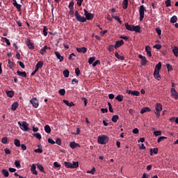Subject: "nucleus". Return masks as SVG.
Masks as SVG:
<instances>
[{
	"instance_id": "1",
	"label": "nucleus",
	"mask_w": 178,
	"mask_h": 178,
	"mask_svg": "<svg viewBox=\"0 0 178 178\" xmlns=\"http://www.w3.org/2000/svg\"><path fill=\"white\" fill-rule=\"evenodd\" d=\"M63 165L67 169H77L79 168V161H73L72 163L65 161Z\"/></svg>"
},
{
	"instance_id": "2",
	"label": "nucleus",
	"mask_w": 178,
	"mask_h": 178,
	"mask_svg": "<svg viewBox=\"0 0 178 178\" xmlns=\"http://www.w3.org/2000/svg\"><path fill=\"white\" fill-rule=\"evenodd\" d=\"M108 141H109V138L106 135H102L101 136H98L97 138L98 144H101L102 145L106 144Z\"/></svg>"
},
{
	"instance_id": "3",
	"label": "nucleus",
	"mask_w": 178,
	"mask_h": 178,
	"mask_svg": "<svg viewBox=\"0 0 178 178\" xmlns=\"http://www.w3.org/2000/svg\"><path fill=\"white\" fill-rule=\"evenodd\" d=\"M155 109L156 111H154V113L156 115V118L159 119L161 116V112H162V104L161 103H156L155 105Z\"/></svg>"
},
{
	"instance_id": "4",
	"label": "nucleus",
	"mask_w": 178,
	"mask_h": 178,
	"mask_svg": "<svg viewBox=\"0 0 178 178\" xmlns=\"http://www.w3.org/2000/svg\"><path fill=\"white\" fill-rule=\"evenodd\" d=\"M75 17L77 20V22H80L81 23H86L87 22V19L86 17L80 15V13L78 10L75 11Z\"/></svg>"
},
{
	"instance_id": "5",
	"label": "nucleus",
	"mask_w": 178,
	"mask_h": 178,
	"mask_svg": "<svg viewBox=\"0 0 178 178\" xmlns=\"http://www.w3.org/2000/svg\"><path fill=\"white\" fill-rule=\"evenodd\" d=\"M18 125L23 131H29L30 127H29V123L26 122H23L22 124L20 122H18Z\"/></svg>"
},
{
	"instance_id": "6",
	"label": "nucleus",
	"mask_w": 178,
	"mask_h": 178,
	"mask_svg": "<svg viewBox=\"0 0 178 178\" xmlns=\"http://www.w3.org/2000/svg\"><path fill=\"white\" fill-rule=\"evenodd\" d=\"M145 12H147L144 5H142L139 8V15H140V21L143 22V19H144Z\"/></svg>"
},
{
	"instance_id": "7",
	"label": "nucleus",
	"mask_w": 178,
	"mask_h": 178,
	"mask_svg": "<svg viewBox=\"0 0 178 178\" xmlns=\"http://www.w3.org/2000/svg\"><path fill=\"white\" fill-rule=\"evenodd\" d=\"M83 12L84 16L86 17L85 19H86V20H92V19H94V15L92 13H88L86 9H83Z\"/></svg>"
},
{
	"instance_id": "8",
	"label": "nucleus",
	"mask_w": 178,
	"mask_h": 178,
	"mask_svg": "<svg viewBox=\"0 0 178 178\" xmlns=\"http://www.w3.org/2000/svg\"><path fill=\"white\" fill-rule=\"evenodd\" d=\"M139 59H141L140 64L142 66H145L147 63H148V60H147V58L141 54L138 55Z\"/></svg>"
},
{
	"instance_id": "9",
	"label": "nucleus",
	"mask_w": 178,
	"mask_h": 178,
	"mask_svg": "<svg viewBox=\"0 0 178 178\" xmlns=\"http://www.w3.org/2000/svg\"><path fill=\"white\" fill-rule=\"evenodd\" d=\"M31 104L33 105V108H38V100H37V98L34 97L32 98L30 100Z\"/></svg>"
},
{
	"instance_id": "10",
	"label": "nucleus",
	"mask_w": 178,
	"mask_h": 178,
	"mask_svg": "<svg viewBox=\"0 0 178 178\" xmlns=\"http://www.w3.org/2000/svg\"><path fill=\"white\" fill-rule=\"evenodd\" d=\"M171 94L173 98H175V99H178V93L177 91H176V89H175V88H171Z\"/></svg>"
},
{
	"instance_id": "11",
	"label": "nucleus",
	"mask_w": 178,
	"mask_h": 178,
	"mask_svg": "<svg viewBox=\"0 0 178 178\" xmlns=\"http://www.w3.org/2000/svg\"><path fill=\"white\" fill-rule=\"evenodd\" d=\"M123 44H124V42H123V40H118L115 42V45L114 46V48L115 49H117V48H120V47H122Z\"/></svg>"
},
{
	"instance_id": "12",
	"label": "nucleus",
	"mask_w": 178,
	"mask_h": 178,
	"mask_svg": "<svg viewBox=\"0 0 178 178\" xmlns=\"http://www.w3.org/2000/svg\"><path fill=\"white\" fill-rule=\"evenodd\" d=\"M13 4L17 9L18 12H20V10H22V5L17 3V1L16 0H13Z\"/></svg>"
},
{
	"instance_id": "13",
	"label": "nucleus",
	"mask_w": 178,
	"mask_h": 178,
	"mask_svg": "<svg viewBox=\"0 0 178 178\" xmlns=\"http://www.w3.org/2000/svg\"><path fill=\"white\" fill-rule=\"evenodd\" d=\"M70 147L72 148V149H74L75 148H77V147L80 148L81 146L79 143H76V142H71L70 143Z\"/></svg>"
},
{
	"instance_id": "14",
	"label": "nucleus",
	"mask_w": 178,
	"mask_h": 178,
	"mask_svg": "<svg viewBox=\"0 0 178 178\" xmlns=\"http://www.w3.org/2000/svg\"><path fill=\"white\" fill-rule=\"evenodd\" d=\"M35 169V164H32L31 167V172H32V175H35V176H37V175H38V172H37Z\"/></svg>"
},
{
	"instance_id": "15",
	"label": "nucleus",
	"mask_w": 178,
	"mask_h": 178,
	"mask_svg": "<svg viewBox=\"0 0 178 178\" xmlns=\"http://www.w3.org/2000/svg\"><path fill=\"white\" fill-rule=\"evenodd\" d=\"M153 76H154V79H156L159 81V80H161V75H159V71H156V70H154Z\"/></svg>"
},
{
	"instance_id": "16",
	"label": "nucleus",
	"mask_w": 178,
	"mask_h": 178,
	"mask_svg": "<svg viewBox=\"0 0 178 178\" xmlns=\"http://www.w3.org/2000/svg\"><path fill=\"white\" fill-rule=\"evenodd\" d=\"M76 51L79 54H86V52H87V48H86V47H81V48L77 47Z\"/></svg>"
},
{
	"instance_id": "17",
	"label": "nucleus",
	"mask_w": 178,
	"mask_h": 178,
	"mask_svg": "<svg viewBox=\"0 0 178 178\" xmlns=\"http://www.w3.org/2000/svg\"><path fill=\"white\" fill-rule=\"evenodd\" d=\"M42 66H44V63L42 61H38L35 65V70H38L40 69H42Z\"/></svg>"
},
{
	"instance_id": "18",
	"label": "nucleus",
	"mask_w": 178,
	"mask_h": 178,
	"mask_svg": "<svg viewBox=\"0 0 178 178\" xmlns=\"http://www.w3.org/2000/svg\"><path fill=\"white\" fill-rule=\"evenodd\" d=\"M38 149H35L34 150V152H35L36 154H42L43 151H42V146L41 145H38Z\"/></svg>"
},
{
	"instance_id": "19",
	"label": "nucleus",
	"mask_w": 178,
	"mask_h": 178,
	"mask_svg": "<svg viewBox=\"0 0 178 178\" xmlns=\"http://www.w3.org/2000/svg\"><path fill=\"white\" fill-rule=\"evenodd\" d=\"M124 26H125L127 30H128L129 31H133L134 25H131V24H129V23L126 22Z\"/></svg>"
},
{
	"instance_id": "20",
	"label": "nucleus",
	"mask_w": 178,
	"mask_h": 178,
	"mask_svg": "<svg viewBox=\"0 0 178 178\" xmlns=\"http://www.w3.org/2000/svg\"><path fill=\"white\" fill-rule=\"evenodd\" d=\"M54 54L57 59H59L60 62H62L64 58L60 55V53H59L58 51H54Z\"/></svg>"
},
{
	"instance_id": "21",
	"label": "nucleus",
	"mask_w": 178,
	"mask_h": 178,
	"mask_svg": "<svg viewBox=\"0 0 178 178\" xmlns=\"http://www.w3.org/2000/svg\"><path fill=\"white\" fill-rule=\"evenodd\" d=\"M146 112H151V108H149V107H143L140 111V113L142 115L145 113Z\"/></svg>"
},
{
	"instance_id": "22",
	"label": "nucleus",
	"mask_w": 178,
	"mask_h": 178,
	"mask_svg": "<svg viewBox=\"0 0 178 178\" xmlns=\"http://www.w3.org/2000/svg\"><path fill=\"white\" fill-rule=\"evenodd\" d=\"M17 74L18 76H20L21 77H27V73L26 72H21L19 70L17 71Z\"/></svg>"
},
{
	"instance_id": "23",
	"label": "nucleus",
	"mask_w": 178,
	"mask_h": 178,
	"mask_svg": "<svg viewBox=\"0 0 178 178\" xmlns=\"http://www.w3.org/2000/svg\"><path fill=\"white\" fill-rule=\"evenodd\" d=\"M63 102H64V104H65V105H67V106H70V107L74 106V103H73V102H71L70 103L68 100L63 99Z\"/></svg>"
},
{
	"instance_id": "24",
	"label": "nucleus",
	"mask_w": 178,
	"mask_h": 178,
	"mask_svg": "<svg viewBox=\"0 0 178 178\" xmlns=\"http://www.w3.org/2000/svg\"><path fill=\"white\" fill-rule=\"evenodd\" d=\"M19 108V103L17 102H14L11 106L12 111H16Z\"/></svg>"
},
{
	"instance_id": "25",
	"label": "nucleus",
	"mask_w": 178,
	"mask_h": 178,
	"mask_svg": "<svg viewBox=\"0 0 178 178\" xmlns=\"http://www.w3.org/2000/svg\"><path fill=\"white\" fill-rule=\"evenodd\" d=\"M122 8L123 9H127L129 8V0H123Z\"/></svg>"
},
{
	"instance_id": "26",
	"label": "nucleus",
	"mask_w": 178,
	"mask_h": 178,
	"mask_svg": "<svg viewBox=\"0 0 178 178\" xmlns=\"http://www.w3.org/2000/svg\"><path fill=\"white\" fill-rule=\"evenodd\" d=\"M133 31H135L136 33H141V27H140V26L134 25Z\"/></svg>"
},
{
	"instance_id": "27",
	"label": "nucleus",
	"mask_w": 178,
	"mask_h": 178,
	"mask_svg": "<svg viewBox=\"0 0 178 178\" xmlns=\"http://www.w3.org/2000/svg\"><path fill=\"white\" fill-rule=\"evenodd\" d=\"M150 50H151V48L149 47V46L145 47V51L149 58H151V56H152V54L151 53Z\"/></svg>"
},
{
	"instance_id": "28",
	"label": "nucleus",
	"mask_w": 178,
	"mask_h": 178,
	"mask_svg": "<svg viewBox=\"0 0 178 178\" xmlns=\"http://www.w3.org/2000/svg\"><path fill=\"white\" fill-rule=\"evenodd\" d=\"M26 45L29 48V49H34V44L33 43H31V41L30 40H29L26 42Z\"/></svg>"
},
{
	"instance_id": "29",
	"label": "nucleus",
	"mask_w": 178,
	"mask_h": 178,
	"mask_svg": "<svg viewBox=\"0 0 178 178\" xmlns=\"http://www.w3.org/2000/svg\"><path fill=\"white\" fill-rule=\"evenodd\" d=\"M115 58H117L118 59H120V60H124V56H120L119 53H118V51H116L115 53Z\"/></svg>"
},
{
	"instance_id": "30",
	"label": "nucleus",
	"mask_w": 178,
	"mask_h": 178,
	"mask_svg": "<svg viewBox=\"0 0 178 178\" xmlns=\"http://www.w3.org/2000/svg\"><path fill=\"white\" fill-rule=\"evenodd\" d=\"M7 96L9 97V98H13L15 96V92L13 90L8 91L6 92Z\"/></svg>"
},
{
	"instance_id": "31",
	"label": "nucleus",
	"mask_w": 178,
	"mask_h": 178,
	"mask_svg": "<svg viewBox=\"0 0 178 178\" xmlns=\"http://www.w3.org/2000/svg\"><path fill=\"white\" fill-rule=\"evenodd\" d=\"M113 19H115V20H117V22H118V23H120V24H122L123 22H122L120 20V17H119L118 16H115V15H111Z\"/></svg>"
},
{
	"instance_id": "32",
	"label": "nucleus",
	"mask_w": 178,
	"mask_h": 178,
	"mask_svg": "<svg viewBox=\"0 0 178 178\" xmlns=\"http://www.w3.org/2000/svg\"><path fill=\"white\" fill-rule=\"evenodd\" d=\"M111 120L112 122H113V123H116V122L119 120V115H113L111 118Z\"/></svg>"
},
{
	"instance_id": "33",
	"label": "nucleus",
	"mask_w": 178,
	"mask_h": 178,
	"mask_svg": "<svg viewBox=\"0 0 178 178\" xmlns=\"http://www.w3.org/2000/svg\"><path fill=\"white\" fill-rule=\"evenodd\" d=\"M44 131L47 133V134H49L51 131V127H49V125H46L44 127Z\"/></svg>"
},
{
	"instance_id": "34",
	"label": "nucleus",
	"mask_w": 178,
	"mask_h": 178,
	"mask_svg": "<svg viewBox=\"0 0 178 178\" xmlns=\"http://www.w3.org/2000/svg\"><path fill=\"white\" fill-rule=\"evenodd\" d=\"M161 67H162V63L160 62L156 65L154 70L159 72Z\"/></svg>"
},
{
	"instance_id": "35",
	"label": "nucleus",
	"mask_w": 178,
	"mask_h": 178,
	"mask_svg": "<svg viewBox=\"0 0 178 178\" xmlns=\"http://www.w3.org/2000/svg\"><path fill=\"white\" fill-rule=\"evenodd\" d=\"M2 173L5 177H9V171L8 170L3 169L2 170Z\"/></svg>"
},
{
	"instance_id": "36",
	"label": "nucleus",
	"mask_w": 178,
	"mask_h": 178,
	"mask_svg": "<svg viewBox=\"0 0 178 178\" xmlns=\"http://www.w3.org/2000/svg\"><path fill=\"white\" fill-rule=\"evenodd\" d=\"M115 99L118 101V102H122L123 101V95H118L116 97Z\"/></svg>"
},
{
	"instance_id": "37",
	"label": "nucleus",
	"mask_w": 178,
	"mask_h": 178,
	"mask_svg": "<svg viewBox=\"0 0 178 178\" xmlns=\"http://www.w3.org/2000/svg\"><path fill=\"white\" fill-rule=\"evenodd\" d=\"M176 22H177V17L174 15L170 18V23H176Z\"/></svg>"
},
{
	"instance_id": "38",
	"label": "nucleus",
	"mask_w": 178,
	"mask_h": 178,
	"mask_svg": "<svg viewBox=\"0 0 178 178\" xmlns=\"http://www.w3.org/2000/svg\"><path fill=\"white\" fill-rule=\"evenodd\" d=\"M70 73V72H69V70H65L63 71V74L64 77L67 78V77H69Z\"/></svg>"
},
{
	"instance_id": "39",
	"label": "nucleus",
	"mask_w": 178,
	"mask_h": 178,
	"mask_svg": "<svg viewBox=\"0 0 178 178\" xmlns=\"http://www.w3.org/2000/svg\"><path fill=\"white\" fill-rule=\"evenodd\" d=\"M131 95H134L135 97H139L140 96V92L137 90H133L131 92Z\"/></svg>"
},
{
	"instance_id": "40",
	"label": "nucleus",
	"mask_w": 178,
	"mask_h": 178,
	"mask_svg": "<svg viewBox=\"0 0 178 178\" xmlns=\"http://www.w3.org/2000/svg\"><path fill=\"white\" fill-rule=\"evenodd\" d=\"M172 52L175 55V56H178V47H175L173 49H172Z\"/></svg>"
},
{
	"instance_id": "41",
	"label": "nucleus",
	"mask_w": 178,
	"mask_h": 178,
	"mask_svg": "<svg viewBox=\"0 0 178 178\" xmlns=\"http://www.w3.org/2000/svg\"><path fill=\"white\" fill-rule=\"evenodd\" d=\"M38 168L39 169V170H40V172H42L43 173H45V171L44 170V166H42V165L38 164Z\"/></svg>"
},
{
	"instance_id": "42",
	"label": "nucleus",
	"mask_w": 178,
	"mask_h": 178,
	"mask_svg": "<svg viewBox=\"0 0 178 178\" xmlns=\"http://www.w3.org/2000/svg\"><path fill=\"white\" fill-rule=\"evenodd\" d=\"M14 144L15 147H20V140H19V139H15Z\"/></svg>"
},
{
	"instance_id": "43",
	"label": "nucleus",
	"mask_w": 178,
	"mask_h": 178,
	"mask_svg": "<svg viewBox=\"0 0 178 178\" xmlns=\"http://www.w3.org/2000/svg\"><path fill=\"white\" fill-rule=\"evenodd\" d=\"M95 60V56L89 58V59H88L89 65H92V63H94Z\"/></svg>"
},
{
	"instance_id": "44",
	"label": "nucleus",
	"mask_w": 178,
	"mask_h": 178,
	"mask_svg": "<svg viewBox=\"0 0 178 178\" xmlns=\"http://www.w3.org/2000/svg\"><path fill=\"white\" fill-rule=\"evenodd\" d=\"M48 29L47 28V26H44L43 28V35H44V37H47V35H48Z\"/></svg>"
},
{
	"instance_id": "45",
	"label": "nucleus",
	"mask_w": 178,
	"mask_h": 178,
	"mask_svg": "<svg viewBox=\"0 0 178 178\" xmlns=\"http://www.w3.org/2000/svg\"><path fill=\"white\" fill-rule=\"evenodd\" d=\"M165 3L167 8H169V6H172V1L171 0H166L165 1Z\"/></svg>"
},
{
	"instance_id": "46",
	"label": "nucleus",
	"mask_w": 178,
	"mask_h": 178,
	"mask_svg": "<svg viewBox=\"0 0 178 178\" xmlns=\"http://www.w3.org/2000/svg\"><path fill=\"white\" fill-rule=\"evenodd\" d=\"M74 2L70 1L68 6L69 9H74Z\"/></svg>"
},
{
	"instance_id": "47",
	"label": "nucleus",
	"mask_w": 178,
	"mask_h": 178,
	"mask_svg": "<svg viewBox=\"0 0 178 178\" xmlns=\"http://www.w3.org/2000/svg\"><path fill=\"white\" fill-rule=\"evenodd\" d=\"M166 137L165 136H160L159 138H158L157 139V143H161V141H163V140H166Z\"/></svg>"
},
{
	"instance_id": "48",
	"label": "nucleus",
	"mask_w": 178,
	"mask_h": 178,
	"mask_svg": "<svg viewBox=\"0 0 178 178\" xmlns=\"http://www.w3.org/2000/svg\"><path fill=\"white\" fill-rule=\"evenodd\" d=\"M108 106L109 112H111V113H113V108H112V104H111V102L108 103Z\"/></svg>"
},
{
	"instance_id": "49",
	"label": "nucleus",
	"mask_w": 178,
	"mask_h": 178,
	"mask_svg": "<svg viewBox=\"0 0 178 178\" xmlns=\"http://www.w3.org/2000/svg\"><path fill=\"white\" fill-rule=\"evenodd\" d=\"M75 56H76V54H74V53H72L69 56L68 59H70V60H74V57Z\"/></svg>"
},
{
	"instance_id": "50",
	"label": "nucleus",
	"mask_w": 178,
	"mask_h": 178,
	"mask_svg": "<svg viewBox=\"0 0 178 178\" xmlns=\"http://www.w3.org/2000/svg\"><path fill=\"white\" fill-rule=\"evenodd\" d=\"M97 65H101V61L99 60H97L96 61L93 62L92 63L93 67H95Z\"/></svg>"
},
{
	"instance_id": "51",
	"label": "nucleus",
	"mask_w": 178,
	"mask_h": 178,
	"mask_svg": "<svg viewBox=\"0 0 178 178\" xmlns=\"http://www.w3.org/2000/svg\"><path fill=\"white\" fill-rule=\"evenodd\" d=\"M154 135L156 136H161V134H162V131H154L153 132Z\"/></svg>"
},
{
	"instance_id": "52",
	"label": "nucleus",
	"mask_w": 178,
	"mask_h": 178,
	"mask_svg": "<svg viewBox=\"0 0 178 178\" xmlns=\"http://www.w3.org/2000/svg\"><path fill=\"white\" fill-rule=\"evenodd\" d=\"M33 136H34V137L38 138V140H41V138H42L41 134L40 133H36Z\"/></svg>"
},
{
	"instance_id": "53",
	"label": "nucleus",
	"mask_w": 178,
	"mask_h": 178,
	"mask_svg": "<svg viewBox=\"0 0 178 178\" xmlns=\"http://www.w3.org/2000/svg\"><path fill=\"white\" fill-rule=\"evenodd\" d=\"M87 173H90V175H94L95 173V167H93L91 170H88Z\"/></svg>"
},
{
	"instance_id": "54",
	"label": "nucleus",
	"mask_w": 178,
	"mask_h": 178,
	"mask_svg": "<svg viewBox=\"0 0 178 178\" xmlns=\"http://www.w3.org/2000/svg\"><path fill=\"white\" fill-rule=\"evenodd\" d=\"M59 94L60 95H65V94H66V90H65V89H60Z\"/></svg>"
},
{
	"instance_id": "55",
	"label": "nucleus",
	"mask_w": 178,
	"mask_h": 178,
	"mask_svg": "<svg viewBox=\"0 0 178 178\" xmlns=\"http://www.w3.org/2000/svg\"><path fill=\"white\" fill-rule=\"evenodd\" d=\"M81 101H83L85 106H87V103L88 102L87 99L86 97H81Z\"/></svg>"
},
{
	"instance_id": "56",
	"label": "nucleus",
	"mask_w": 178,
	"mask_h": 178,
	"mask_svg": "<svg viewBox=\"0 0 178 178\" xmlns=\"http://www.w3.org/2000/svg\"><path fill=\"white\" fill-rule=\"evenodd\" d=\"M156 31L158 35H161V34H162V30H161L160 28H156Z\"/></svg>"
},
{
	"instance_id": "57",
	"label": "nucleus",
	"mask_w": 178,
	"mask_h": 178,
	"mask_svg": "<svg viewBox=\"0 0 178 178\" xmlns=\"http://www.w3.org/2000/svg\"><path fill=\"white\" fill-rule=\"evenodd\" d=\"M113 49H115V46H113V44H111L108 46V51L110 52H112V51H113Z\"/></svg>"
},
{
	"instance_id": "58",
	"label": "nucleus",
	"mask_w": 178,
	"mask_h": 178,
	"mask_svg": "<svg viewBox=\"0 0 178 178\" xmlns=\"http://www.w3.org/2000/svg\"><path fill=\"white\" fill-rule=\"evenodd\" d=\"M1 143L2 144H6V143H8V138L4 137L1 139Z\"/></svg>"
},
{
	"instance_id": "59",
	"label": "nucleus",
	"mask_w": 178,
	"mask_h": 178,
	"mask_svg": "<svg viewBox=\"0 0 178 178\" xmlns=\"http://www.w3.org/2000/svg\"><path fill=\"white\" fill-rule=\"evenodd\" d=\"M15 166H16V168H20V161H15Z\"/></svg>"
},
{
	"instance_id": "60",
	"label": "nucleus",
	"mask_w": 178,
	"mask_h": 178,
	"mask_svg": "<svg viewBox=\"0 0 178 178\" xmlns=\"http://www.w3.org/2000/svg\"><path fill=\"white\" fill-rule=\"evenodd\" d=\"M153 48H156V49H161V48H162V45L155 44L154 46H153Z\"/></svg>"
},
{
	"instance_id": "61",
	"label": "nucleus",
	"mask_w": 178,
	"mask_h": 178,
	"mask_svg": "<svg viewBox=\"0 0 178 178\" xmlns=\"http://www.w3.org/2000/svg\"><path fill=\"white\" fill-rule=\"evenodd\" d=\"M77 2H76V4L78 5V6H81L82 3H83V1L84 0H76Z\"/></svg>"
},
{
	"instance_id": "62",
	"label": "nucleus",
	"mask_w": 178,
	"mask_h": 178,
	"mask_svg": "<svg viewBox=\"0 0 178 178\" xmlns=\"http://www.w3.org/2000/svg\"><path fill=\"white\" fill-rule=\"evenodd\" d=\"M56 143H57L58 145H61L62 140H60V138H57L56 140Z\"/></svg>"
},
{
	"instance_id": "63",
	"label": "nucleus",
	"mask_w": 178,
	"mask_h": 178,
	"mask_svg": "<svg viewBox=\"0 0 178 178\" xmlns=\"http://www.w3.org/2000/svg\"><path fill=\"white\" fill-rule=\"evenodd\" d=\"M75 73H76V76H79V74H81L80 69H79V67H76L75 69Z\"/></svg>"
},
{
	"instance_id": "64",
	"label": "nucleus",
	"mask_w": 178,
	"mask_h": 178,
	"mask_svg": "<svg viewBox=\"0 0 178 178\" xmlns=\"http://www.w3.org/2000/svg\"><path fill=\"white\" fill-rule=\"evenodd\" d=\"M3 40H4L5 42L7 44V45H10V42H9V40L6 38H3Z\"/></svg>"
}]
</instances>
